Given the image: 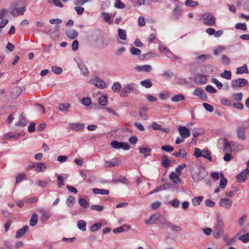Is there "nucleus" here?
Returning <instances> with one entry per match:
<instances>
[{
	"mask_svg": "<svg viewBox=\"0 0 249 249\" xmlns=\"http://www.w3.org/2000/svg\"><path fill=\"white\" fill-rule=\"evenodd\" d=\"M79 205L84 208H87L89 207V203L88 202L83 198H80L79 199Z\"/></svg>",
	"mask_w": 249,
	"mask_h": 249,
	"instance_id": "4c0bfd02",
	"label": "nucleus"
},
{
	"mask_svg": "<svg viewBox=\"0 0 249 249\" xmlns=\"http://www.w3.org/2000/svg\"><path fill=\"white\" fill-rule=\"evenodd\" d=\"M118 36L121 39L125 40L126 39V34L125 31L122 29H119Z\"/></svg>",
	"mask_w": 249,
	"mask_h": 249,
	"instance_id": "a19ab883",
	"label": "nucleus"
},
{
	"mask_svg": "<svg viewBox=\"0 0 249 249\" xmlns=\"http://www.w3.org/2000/svg\"><path fill=\"white\" fill-rule=\"evenodd\" d=\"M81 102L84 105L89 106L91 105L92 101L90 98L85 97L82 99Z\"/></svg>",
	"mask_w": 249,
	"mask_h": 249,
	"instance_id": "5fc2aeb1",
	"label": "nucleus"
},
{
	"mask_svg": "<svg viewBox=\"0 0 249 249\" xmlns=\"http://www.w3.org/2000/svg\"><path fill=\"white\" fill-rule=\"evenodd\" d=\"M98 101L100 106H105L107 103V97L105 95H102L99 98Z\"/></svg>",
	"mask_w": 249,
	"mask_h": 249,
	"instance_id": "2f4dec72",
	"label": "nucleus"
},
{
	"mask_svg": "<svg viewBox=\"0 0 249 249\" xmlns=\"http://www.w3.org/2000/svg\"><path fill=\"white\" fill-rule=\"evenodd\" d=\"M90 209L92 210H95L98 212H100L103 210L104 206L100 205H92L90 206Z\"/></svg>",
	"mask_w": 249,
	"mask_h": 249,
	"instance_id": "bf43d9fd",
	"label": "nucleus"
},
{
	"mask_svg": "<svg viewBox=\"0 0 249 249\" xmlns=\"http://www.w3.org/2000/svg\"><path fill=\"white\" fill-rule=\"evenodd\" d=\"M135 69L138 71L150 72L151 71L152 68L150 65H144L138 66Z\"/></svg>",
	"mask_w": 249,
	"mask_h": 249,
	"instance_id": "dca6fc26",
	"label": "nucleus"
},
{
	"mask_svg": "<svg viewBox=\"0 0 249 249\" xmlns=\"http://www.w3.org/2000/svg\"><path fill=\"white\" fill-rule=\"evenodd\" d=\"M202 157L206 159L212 160V157L211 156V152L208 149H204L202 151Z\"/></svg>",
	"mask_w": 249,
	"mask_h": 249,
	"instance_id": "ea45409f",
	"label": "nucleus"
},
{
	"mask_svg": "<svg viewBox=\"0 0 249 249\" xmlns=\"http://www.w3.org/2000/svg\"><path fill=\"white\" fill-rule=\"evenodd\" d=\"M131 91L128 89L127 87L123 88L121 92L120 95L122 97H125L128 95Z\"/></svg>",
	"mask_w": 249,
	"mask_h": 249,
	"instance_id": "69168bd1",
	"label": "nucleus"
},
{
	"mask_svg": "<svg viewBox=\"0 0 249 249\" xmlns=\"http://www.w3.org/2000/svg\"><path fill=\"white\" fill-rule=\"evenodd\" d=\"M19 136V133L9 132L5 134V135L4 136V138L6 140H9L12 138H13L14 139H18Z\"/></svg>",
	"mask_w": 249,
	"mask_h": 249,
	"instance_id": "412c9836",
	"label": "nucleus"
},
{
	"mask_svg": "<svg viewBox=\"0 0 249 249\" xmlns=\"http://www.w3.org/2000/svg\"><path fill=\"white\" fill-rule=\"evenodd\" d=\"M161 149L166 152H170L174 150V147L170 145H165L161 146Z\"/></svg>",
	"mask_w": 249,
	"mask_h": 249,
	"instance_id": "0e129e2a",
	"label": "nucleus"
},
{
	"mask_svg": "<svg viewBox=\"0 0 249 249\" xmlns=\"http://www.w3.org/2000/svg\"><path fill=\"white\" fill-rule=\"evenodd\" d=\"M162 75L166 79H170L173 75V73L171 71H164Z\"/></svg>",
	"mask_w": 249,
	"mask_h": 249,
	"instance_id": "680f3d73",
	"label": "nucleus"
},
{
	"mask_svg": "<svg viewBox=\"0 0 249 249\" xmlns=\"http://www.w3.org/2000/svg\"><path fill=\"white\" fill-rule=\"evenodd\" d=\"M185 99V96L181 94L175 95L171 98V101L174 102H178L183 101Z\"/></svg>",
	"mask_w": 249,
	"mask_h": 249,
	"instance_id": "bb28decb",
	"label": "nucleus"
},
{
	"mask_svg": "<svg viewBox=\"0 0 249 249\" xmlns=\"http://www.w3.org/2000/svg\"><path fill=\"white\" fill-rule=\"evenodd\" d=\"M141 85L146 88H149L152 87V83L149 79L145 80L141 82Z\"/></svg>",
	"mask_w": 249,
	"mask_h": 249,
	"instance_id": "3c124183",
	"label": "nucleus"
},
{
	"mask_svg": "<svg viewBox=\"0 0 249 249\" xmlns=\"http://www.w3.org/2000/svg\"><path fill=\"white\" fill-rule=\"evenodd\" d=\"M181 14V9L179 6H177L173 11V16L178 19Z\"/></svg>",
	"mask_w": 249,
	"mask_h": 249,
	"instance_id": "a18cd8bd",
	"label": "nucleus"
},
{
	"mask_svg": "<svg viewBox=\"0 0 249 249\" xmlns=\"http://www.w3.org/2000/svg\"><path fill=\"white\" fill-rule=\"evenodd\" d=\"M119 163V160L117 159H113L110 161H107L105 162V167H114Z\"/></svg>",
	"mask_w": 249,
	"mask_h": 249,
	"instance_id": "c85d7f7f",
	"label": "nucleus"
},
{
	"mask_svg": "<svg viewBox=\"0 0 249 249\" xmlns=\"http://www.w3.org/2000/svg\"><path fill=\"white\" fill-rule=\"evenodd\" d=\"M185 4L186 6L189 7H195L198 5V2L196 1H193L192 0H187L185 2Z\"/></svg>",
	"mask_w": 249,
	"mask_h": 249,
	"instance_id": "8fccbe9b",
	"label": "nucleus"
},
{
	"mask_svg": "<svg viewBox=\"0 0 249 249\" xmlns=\"http://www.w3.org/2000/svg\"><path fill=\"white\" fill-rule=\"evenodd\" d=\"M160 51L161 52H164L166 53L167 56L169 58H175L179 60L181 59L180 57H179L178 56L172 53L170 50L167 47L162 46H160Z\"/></svg>",
	"mask_w": 249,
	"mask_h": 249,
	"instance_id": "4468645a",
	"label": "nucleus"
},
{
	"mask_svg": "<svg viewBox=\"0 0 249 249\" xmlns=\"http://www.w3.org/2000/svg\"><path fill=\"white\" fill-rule=\"evenodd\" d=\"M222 141H224L223 151L225 153L231 152L232 150L231 147V145L232 146L235 145V143L233 142H230L227 141V140L225 138L222 139Z\"/></svg>",
	"mask_w": 249,
	"mask_h": 249,
	"instance_id": "1a4fd4ad",
	"label": "nucleus"
},
{
	"mask_svg": "<svg viewBox=\"0 0 249 249\" xmlns=\"http://www.w3.org/2000/svg\"><path fill=\"white\" fill-rule=\"evenodd\" d=\"M224 233V225L222 218L217 216L216 223L213 227V236L215 239H218Z\"/></svg>",
	"mask_w": 249,
	"mask_h": 249,
	"instance_id": "f257e3e1",
	"label": "nucleus"
},
{
	"mask_svg": "<svg viewBox=\"0 0 249 249\" xmlns=\"http://www.w3.org/2000/svg\"><path fill=\"white\" fill-rule=\"evenodd\" d=\"M247 83V80L245 78H238L232 80L231 85L233 88H239L245 87Z\"/></svg>",
	"mask_w": 249,
	"mask_h": 249,
	"instance_id": "39448f33",
	"label": "nucleus"
},
{
	"mask_svg": "<svg viewBox=\"0 0 249 249\" xmlns=\"http://www.w3.org/2000/svg\"><path fill=\"white\" fill-rule=\"evenodd\" d=\"M178 130L179 132V133L181 136V138L183 139L188 138L191 135V133L189 130L185 126H179L178 128Z\"/></svg>",
	"mask_w": 249,
	"mask_h": 249,
	"instance_id": "9d476101",
	"label": "nucleus"
},
{
	"mask_svg": "<svg viewBox=\"0 0 249 249\" xmlns=\"http://www.w3.org/2000/svg\"><path fill=\"white\" fill-rule=\"evenodd\" d=\"M78 65L81 71V73L85 76L88 75L89 74V71L85 65L83 63H79L78 64Z\"/></svg>",
	"mask_w": 249,
	"mask_h": 249,
	"instance_id": "cd10ccee",
	"label": "nucleus"
},
{
	"mask_svg": "<svg viewBox=\"0 0 249 249\" xmlns=\"http://www.w3.org/2000/svg\"><path fill=\"white\" fill-rule=\"evenodd\" d=\"M28 229L29 227L27 225H26L23 227V228L18 230L16 233V238H18L22 237L25 234Z\"/></svg>",
	"mask_w": 249,
	"mask_h": 249,
	"instance_id": "f3484780",
	"label": "nucleus"
},
{
	"mask_svg": "<svg viewBox=\"0 0 249 249\" xmlns=\"http://www.w3.org/2000/svg\"><path fill=\"white\" fill-rule=\"evenodd\" d=\"M21 92V89L18 87H16L12 90L11 96L13 98H16L20 94Z\"/></svg>",
	"mask_w": 249,
	"mask_h": 249,
	"instance_id": "393cba45",
	"label": "nucleus"
},
{
	"mask_svg": "<svg viewBox=\"0 0 249 249\" xmlns=\"http://www.w3.org/2000/svg\"><path fill=\"white\" fill-rule=\"evenodd\" d=\"M38 221V216L36 213H33L31 218L30 220V225L31 226H35L36 225Z\"/></svg>",
	"mask_w": 249,
	"mask_h": 249,
	"instance_id": "72a5a7b5",
	"label": "nucleus"
},
{
	"mask_svg": "<svg viewBox=\"0 0 249 249\" xmlns=\"http://www.w3.org/2000/svg\"><path fill=\"white\" fill-rule=\"evenodd\" d=\"M46 166L44 163L40 162L37 165L36 170L38 172H42L43 170L46 169Z\"/></svg>",
	"mask_w": 249,
	"mask_h": 249,
	"instance_id": "864d4df0",
	"label": "nucleus"
},
{
	"mask_svg": "<svg viewBox=\"0 0 249 249\" xmlns=\"http://www.w3.org/2000/svg\"><path fill=\"white\" fill-rule=\"evenodd\" d=\"M239 240L244 243H248L249 241V232L239 236Z\"/></svg>",
	"mask_w": 249,
	"mask_h": 249,
	"instance_id": "09e8293b",
	"label": "nucleus"
},
{
	"mask_svg": "<svg viewBox=\"0 0 249 249\" xmlns=\"http://www.w3.org/2000/svg\"><path fill=\"white\" fill-rule=\"evenodd\" d=\"M130 229V227L127 225H123L122 226L113 229V231L115 234H117L123 232L124 231H127Z\"/></svg>",
	"mask_w": 249,
	"mask_h": 249,
	"instance_id": "aec40b11",
	"label": "nucleus"
},
{
	"mask_svg": "<svg viewBox=\"0 0 249 249\" xmlns=\"http://www.w3.org/2000/svg\"><path fill=\"white\" fill-rule=\"evenodd\" d=\"M168 222L166 219L160 214H153L149 219L145 220V223L147 225L156 224L167 225Z\"/></svg>",
	"mask_w": 249,
	"mask_h": 249,
	"instance_id": "f03ea898",
	"label": "nucleus"
},
{
	"mask_svg": "<svg viewBox=\"0 0 249 249\" xmlns=\"http://www.w3.org/2000/svg\"><path fill=\"white\" fill-rule=\"evenodd\" d=\"M221 77L230 80L231 78V71L225 70L223 72L220 74Z\"/></svg>",
	"mask_w": 249,
	"mask_h": 249,
	"instance_id": "58836bf2",
	"label": "nucleus"
},
{
	"mask_svg": "<svg viewBox=\"0 0 249 249\" xmlns=\"http://www.w3.org/2000/svg\"><path fill=\"white\" fill-rule=\"evenodd\" d=\"M222 64L224 65H229L230 63L229 58L225 55H223L221 58Z\"/></svg>",
	"mask_w": 249,
	"mask_h": 249,
	"instance_id": "052dcab7",
	"label": "nucleus"
},
{
	"mask_svg": "<svg viewBox=\"0 0 249 249\" xmlns=\"http://www.w3.org/2000/svg\"><path fill=\"white\" fill-rule=\"evenodd\" d=\"M193 94L202 100L206 101L207 100V96L206 93L201 88H196L193 92Z\"/></svg>",
	"mask_w": 249,
	"mask_h": 249,
	"instance_id": "6e6552de",
	"label": "nucleus"
},
{
	"mask_svg": "<svg viewBox=\"0 0 249 249\" xmlns=\"http://www.w3.org/2000/svg\"><path fill=\"white\" fill-rule=\"evenodd\" d=\"M139 149L140 152L143 155L144 158L149 156L151 154V148L148 147L142 146L140 147Z\"/></svg>",
	"mask_w": 249,
	"mask_h": 249,
	"instance_id": "2eb2a0df",
	"label": "nucleus"
},
{
	"mask_svg": "<svg viewBox=\"0 0 249 249\" xmlns=\"http://www.w3.org/2000/svg\"><path fill=\"white\" fill-rule=\"evenodd\" d=\"M203 198V197L202 196L195 197L192 200L193 205L195 206L200 205Z\"/></svg>",
	"mask_w": 249,
	"mask_h": 249,
	"instance_id": "f704fd0d",
	"label": "nucleus"
},
{
	"mask_svg": "<svg viewBox=\"0 0 249 249\" xmlns=\"http://www.w3.org/2000/svg\"><path fill=\"white\" fill-rule=\"evenodd\" d=\"M131 53L133 55H138L141 53V51L137 48L132 47L130 50Z\"/></svg>",
	"mask_w": 249,
	"mask_h": 249,
	"instance_id": "774afa93",
	"label": "nucleus"
},
{
	"mask_svg": "<svg viewBox=\"0 0 249 249\" xmlns=\"http://www.w3.org/2000/svg\"><path fill=\"white\" fill-rule=\"evenodd\" d=\"M90 83L100 89H104L106 86L105 82L98 77H94L91 79Z\"/></svg>",
	"mask_w": 249,
	"mask_h": 249,
	"instance_id": "0eeeda50",
	"label": "nucleus"
},
{
	"mask_svg": "<svg viewBox=\"0 0 249 249\" xmlns=\"http://www.w3.org/2000/svg\"><path fill=\"white\" fill-rule=\"evenodd\" d=\"M75 203V198L72 196H69L66 200L67 205L70 207H72Z\"/></svg>",
	"mask_w": 249,
	"mask_h": 249,
	"instance_id": "79ce46f5",
	"label": "nucleus"
},
{
	"mask_svg": "<svg viewBox=\"0 0 249 249\" xmlns=\"http://www.w3.org/2000/svg\"><path fill=\"white\" fill-rule=\"evenodd\" d=\"M227 179L223 177L220 181L219 187L221 189H224L227 185Z\"/></svg>",
	"mask_w": 249,
	"mask_h": 249,
	"instance_id": "4d7b16f0",
	"label": "nucleus"
},
{
	"mask_svg": "<svg viewBox=\"0 0 249 249\" xmlns=\"http://www.w3.org/2000/svg\"><path fill=\"white\" fill-rule=\"evenodd\" d=\"M69 129L73 131H81L84 129V125H70Z\"/></svg>",
	"mask_w": 249,
	"mask_h": 249,
	"instance_id": "de8ad7c7",
	"label": "nucleus"
},
{
	"mask_svg": "<svg viewBox=\"0 0 249 249\" xmlns=\"http://www.w3.org/2000/svg\"><path fill=\"white\" fill-rule=\"evenodd\" d=\"M154 130H159L161 131L168 133L170 132V129L167 128H162L161 125H151Z\"/></svg>",
	"mask_w": 249,
	"mask_h": 249,
	"instance_id": "37998d69",
	"label": "nucleus"
},
{
	"mask_svg": "<svg viewBox=\"0 0 249 249\" xmlns=\"http://www.w3.org/2000/svg\"><path fill=\"white\" fill-rule=\"evenodd\" d=\"M232 203V200L227 198H221L219 200V205L226 209L230 208Z\"/></svg>",
	"mask_w": 249,
	"mask_h": 249,
	"instance_id": "f8f14e48",
	"label": "nucleus"
},
{
	"mask_svg": "<svg viewBox=\"0 0 249 249\" xmlns=\"http://www.w3.org/2000/svg\"><path fill=\"white\" fill-rule=\"evenodd\" d=\"M16 182L17 184L19 183L22 179H27V178L26 177L24 173L18 174V175L16 176Z\"/></svg>",
	"mask_w": 249,
	"mask_h": 249,
	"instance_id": "49530a36",
	"label": "nucleus"
},
{
	"mask_svg": "<svg viewBox=\"0 0 249 249\" xmlns=\"http://www.w3.org/2000/svg\"><path fill=\"white\" fill-rule=\"evenodd\" d=\"M249 176V169L247 168L244 170L241 173L237 175L236 178L239 182H243L248 179Z\"/></svg>",
	"mask_w": 249,
	"mask_h": 249,
	"instance_id": "423d86ee",
	"label": "nucleus"
},
{
	"mask_svg": "<svg viewBox=\"0 0 249 249\" xmlns=\"http://www.w3.org/2000/svg\"><path fill=\"white\" fill-rule=\"evenodd\" d=\"M111 146L114 149H123L125 150H128L130 148L129 144L124 142H119L117 141H112L110 143Z\"/></svg>",
	"mask_w": 249,
	"mask_h": 249,
	"instance_id": "20e7f679",
	"label": "nucleus"
},
{
	"mask_svg": "<svg viewBox=\"0 0 249 249\" xmlns=\"http://www.w3.org/2000/svg\"><path fill=\"white\" fill-rule=\"evenodd\" d=\"M78 35V32L74 29H70L66 32L67 37L71 39H74L77 37Z\"/></svg>",
	"mask_w": 249,
	"mask_h": 249,
	"instance_id": "a211bd4d",
	"label": "nucleus"
},
{
	"mask_svg": "<svg viewBox=\"0 0 249 249\" xmlns=\"http://www.w3.org/2000/svg\"><path fill=\"white\" fill-rule=\"evenodd\" d=\"M187 155L184 149H179L178 152L173 153L172 155L176 157L184 158Z\"/></svg>",
	"mask_w": 249,
	"mask_h": 249,
	"instance_id": "a878e982",
	"label": "nucleus"
},
{
	"mask_svg": "<svg viewBox=\"0 0 249 249\" xmlns=\"http://www.w3.org/2000/svg\"><path fill=\"white\" fill-rule=\"evenodd\" d=\"M211 177L215 180H218L220 178V177L221 178L223 177V174H219L217 172H213L211 173Z\"/></svg>",
	"mask_w": 249,
	"mask_h": 249,
	"instance_id": "338daca9",
	"label": "nucleus"
},
{
	"mask_svg": "<svg viewBox=\"0 0 249 249\" xmlns=\"http://www.w3.org/2000/svg\"><path fill=\"white\" fill-rule=\"evenodd\" d=\"M202 18L204 20L203 22L204 25L209 26L215 25L216 18L211 13L209 12L205 13L202 15Z\"/></svg>",
	"mask_w": 249,
	"mask_h": 249,
	"instance_id": "7ed1b4c3",
	"label": "nucleus"
},
{
	"mask_svg": "<svg viewBox=\"0 0 249 249\" xmlns=\"http://www.w3.org/2000/svg\"><path fill=\"white\" fill-rule=\"evenodd\" d=\"M86 222L83 220H80L77 222V227L79 230L83 231H85L86 230Z\"/></svg>",
	"mask_w": 249,
	"mask_h": 249,
	"instance_id": "473e14b6",
	"label": "nucleus"
},
{
	"mask_svg": "<svg viewBox=\"0 0 249 249\" xmlns=\"http://www.w3.org/2000/svg\"><path fill=\"white\" fill-rule=\"evenodd\" d=\"M170 186H171V184H167V183L163 184V185L159 186L157 187L156 188V189L155 190H154L153 191L150 192V194H152L156 193H157L158 192H160V191H161L162 190H166L167 188H170Z\"/></svg>",
	"mask_w": 249,
	"mask_h": 249,
	"instance_id": "4be33fe9",
	"label": "nucleus"
},
{
	"mask_svg": "<svg viewBox=\"0 0 249 249\" xmlns=\"http://www.w3.org/2000/svg\"><path fill=\"white\" fill-rule=\"evenodd\" d=\"M101 227L102 224L101 223H94L91 226L90 230L91 231H95L100 229Z\"/></svg>",
	"mask_w": 249,
	"mask_h": 249,
	"instance_id": "603ef678",
	"label": "nucleus"
},
{
	"mask_svg": "<svg viewBox=\"0 0 249 249\" xmlns=\"http://www.w3.org/2000/svg\"><path fill=\"white\" fill-rule=\"evenodd\" d=\"M52 71L55 74H58L62 72V69L60 67L54 66L51 68Z\"/></svg>",
	"mask_w": 249,
	"mask_h": 249,
	"instance_id": "13d9d810",
	"label": "nucleus"
},
{
	"mask_svg": "<svg viewBox=\"0 0 249 249\" xmlns=\"http://www.w3.org/2000/svg\"><path fill=\"white\" fill-rule=\"evenodd\" d=\"M244 73H248L249 71L248 70L247 66L246 65H243L242 67H238L236 69V74H243Z\"/></svg>",
	"mask_w": 249,
	"mask_h": 249,
	"instance_id": "7c9ffc66",
	"label": "nucleus"
},
{
	"mask_svg": "<svg viewBox=\"0 0 249 249\" xmlns=\"http://www.w3.org/2000/svg\"><path fill=\"white\" fill-rule=\"evenodd\" d=\"M179 174L177 173L171 172L170 174V179L176 184H178L180 182V179L179 178Z\"/></svg>",
	"mask_w": 249,
	"mask_h": 249,
	"instance_id": "6ab92c4d",
	"label": "nucleus"
},
{
	"mask_svg": "<svg viewBox=\"0 0 249 249\" xmlns=\"http://www.w3.org/2000/svg\"><path fill=\"white\" fill-rule=\"evenodd\" d=\"M57 185L59 188L64 185L63 178L61 175H59L57 177Z\"/></svg>",
	"mask_w": 249,
	"mask_h": 249,
	"instance_id": "e2e57ef3",
	"label": "nucleus"
},
{
	"mask_svg": "<svg viewBox=\"0 0 249 249\" xmlns=\"http://www.w3.org/2000/svg\"><path fill=\"white\" fill-rule=\"evenodd\" d=\"M161 164L165 168H168L170 166V160L165 155L162 156Z\"/></svg>",
	"mask_w": 249,
	"mask_h": 249,
	"instance_id": "5701e85b",
	"label": "nucleus"
},
{
	"mask_svg": "<svg viewBox=\"0 0 249 249\" xmlns=\"http://www.w3.org/2000/svg\"><path fill=\"white\" fill-rule=\"evenodd\" d=\"M92 192L94 194H101V195H108L109 193L108 190L107 189H101L98 188H93L92 189Z\"/></svg>",
	"mask_w": 249,
	"mask_h": 249,
	"instance_id": "b1692460",
	"label": "nucleus"
},
{
	"mask_svg": "<svg viewBox=\"0 0 249 249\" xmlns=\"http://www.w3.org/2000/svg\"><path fill=\"white\" fill-rule=\"evenodd\" d=\"M111 89L114 92H119L121 89V85L119 82H115L113 84Z\"/></svg>",
	"mask_w": 249,
	"mask_h": 249,
	"instance_id": "c03bdc74",
	"label": "nucleus"
},
{
	"mask_svg": "<svg viewBox=\"0 0 249 249\" xmlns=\"http://www.w3.org/2000/svg\"><path fill=\"white\" fill-rule=\"evenodd\" d=\"M166 226L171 228L174 231H179L181 230V228L180 226H176L169 222H168Z\"/></svg>",
	"mask_w": 249,
	"mask_h": 249,
	"instance_id": "c9c22d12",
	"label": "nucleus"
},
{
	"mask_svg": "<svg viewBox=\"0 0 249 249\" xmlns=\"http://www.w3.org/2000/svg\"><path fill=\"white\" fill-rule=\"evenodd\" d=\"M245 127L243 126H239L236 128V133L237 138L241 140L244 141L246 139L245 135Z\"/></svg>",
	"mask_w": 249,
	"mask_h": 249,
	"instance_id": "9b49d317",
	"label": "nucleus"
},
{
	"mask_svg": "<svg viewBox=\"0 0 249 249\" xmlns=\"http://www.w3.org/2000/svg\"><path fill=\"white\" fill-rule=\"evenodd\" d=\"M59 26H56L55 30L51 33V37L53 40H57L59 38L60 32L59 31Z\"/></svg>",
	"mask_w": 249,
	"mask_h": 249,
	"instance_id": "c756f323",
	"label": "nucleus"
},
{
	"mask_svg": "<svg viewBox=\"0 0 249 249\" xmlns=\"http://www.w3.org/2000/svg\"><path fill=\"white\" fill-rule=\"evenodd\" d=\"M71 106L69 103L61 104L59 105L58 109L61 111H66Z\"/></svg>",
	"mask_w": 249,
	"mask_h": 249,
	"instance_id": "e433bc0d",
	"label": "nucleus"
},
{
	"mask_svg": "<svg viewBox=\"0 0 249 249\" xmlns=\"http://www.w3.org/2000/svg\"><path fill=\"white\" fill-rule=\"evenodd\" d=\"M169 204L171 205L173 207L177 208L178 207L180 202L177 199L175 198L169 202Z\"/></svg>",
	"mask_w": 249,
	"mask_h": 249,
	"instance_id": "6e6d98bb",
	"label": "nucleus"
},
{
	"mask_svg": "<svg viewBox=\"0 0 249 249\" xmlns=\"http://www.w3.org/2000/svg\"><path fill=\"white\" fill-rule=\"evenodd\" d=\"M206 176L204 171H199L197 173L192 175L194 180L196 182L204 179Z\"/></svg>",
	"mask_w": 249,
	"mask_h": 249,
	"instance_id": "ddd939ff",
	"label": "nucleus"
}]
</instances>
